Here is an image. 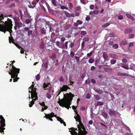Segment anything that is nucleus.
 I'll use <instances>...</instances> for the list:
<instances>
[{
  "mask_svg": "<svg viewBox=\"0 0 135 135\" xmlns=\"http://www.w3.org/2000/svg\"><path fill=\"white\" fill-rule=\"evenodd\" d=\"M4 17L2 14L0 15V31L3 32L5 33L6 31L9 32L11 35V31H12L11 29L12 28L13 24L12 21L11 19H8L7 21H5L4 22L1 20H3Z\"/></svg>",
  "mask_w": 135,
  "mask_h": 135,
  "instance_id": "f257e3e1",
  "label": "nucleus"
},
{
  "mask_svg": "<svg viewBox=\"0 0 135 135\" xmlns=\"http://www.w3.org/2000/svg\"><path fill=\"white\" fill-rule=\"evenodd\" d=\"M67 95L66 97L64 99H61L60 101H58L57 103L61 106L65 107L69 109L74 95L71 92L67 94Z\"/></svg>",
  "mask_w": 135,
  "mask_h": 135,
  "instance_id": "f03ea898",
  "label": "nucleus"
},
{
  "mask_svg": "<svg viewBox=\"0 0 135 135\" xmlns=\"http://www.w3.org/2000/svg\"><path fill=\"white\" fill-rule=\"evenodd\" d=\"M20 69L16 68L13 65L12 66V68L10 70L11 72L9 71L8 73L11 76V78H17L18 75L20 73Z\"/></svg>",
  "mask_w": 135,
  "mask_h": 135,
  "instance_id": "7ed1b4c3",
  "label": "nucleus"
},
{
  "mask_svg": "<svg viewBox=\"0 0 135 135\" xmlns=\"http://www.w3.org/2000/svg\"><path fill=\"white\" fill-rule=\"evenodd\" d=\"M6 125L5 119L3 116L0 115V132H4V130L5 129L4 127Z\"/></svg>",
  "mask_w": 135,
  "mask_h": 135,
  "instance_id": "20e7f679",
  "label": "nucleus"
},
{
  "mask_svg": "<svg viewBox=\"0 0 135 135\" xmlns=\"http://www.w3.org/2000/svg\"><path fill=\"white\" fill-rule=\"evenodd\" d=\"M102 57L103 61L100 60V62L102 64L104 63L105 62V61H107L109 60V57L108 55L105 52H103Z\"/></svg>",
  "mask_w": 135,
  "mask_h": 135,
  "instance_id": "39448f33",
  "label": "nucleus"
},
{
  "mask_svg": "<svg viewBox=\"0 0 135 135\" xmlns=\"http://www.w3.org/2000/svg\"><path fill=\"white\" fill-rule=\"evenodd\" d=\"M45 117L46 119L52 121L53 119L52 118L54 117V113L52 112L50 114H45Z\"/></svg>",
  "mask_w": 135,
  "mask_h": 135,
  "instance_id": "423d86ee",
  "label": "nucleus"
},
{
  "mask_svg": "<svg viewBox=\"0 0 135 135\" xmlns=\"http://www.w3.org/2000/svg\"><path fill=\"white\" fill-rule=\"evenodd\" d=\"M68 89H70V88L68 86L66 85H63L62 87L60 88V90L61 91H66Z\"/></svg>",
  "mask_w": 135,
  "mask_h": 135,
  "instance_id": "0eeeda50",
  "label": "nucleus"
},
{
  "mask_svg": "<svg viewBox=\"0 0 135 135\" xmlns=\"http://www.w3.org/2000/svg\"><path fill=\"white\" fill-rule=\"evenodd\" d=\"M36 4V2L34 1H32L31 3L30 2H29V3L28 4V6L30 8H33L35 7Z\"/></svg>",
  "mask_w": 135,
  "mask_h": 135,
  "instance_id": "6e6552de",
  "label": "nucleus"
},
{
  "mask_svg": "<svg viewBox=\"0 0 135 135\" xmlns=\"http://www.w3.org/2000/svg\"><path fill=\"white\" fill-rule=\"evenodd\" d=\"M32 93L31 94V98L33 99L35 97H36L37 96V93L35 90H32Z\"/></svg>",
  "mask_w": 135,
  "mask_h": 135,
  "instance_id": "1a4fd4ad",
  "label": "nucleus"
},
{
  "mask_svg": "<svg viewBox=\"0 0 135 135\" xmlns=\"http://www.w3.org/2000/svg\"><path fill=\"white\" fill-rule=\"evenodd\" d=\"M108 113L110 116H115L116 115V113L115 111L113 110L110 109Z\"/></svg>",
  "mask_w": 135,
  "mask_h": 135,
  "instance_id": "9d476101",
  "label": "nucleus"
},
{
  "mask_svg": "<svg viewBox=\"0 0 135 135\" xmlns=\"http://www.w3.org/2000/svg\"><path fill=\"white\" fill-rule=\"evenodd\" d=\"M87 133V132L86 131L85 129H84V131L81 129L79 131V134L78 135H86Z\"/></svg>",
  "mask_w": 135,
  "mask_h": 135,
  "instance_id": "9b49d317",
  "label": "nucleus"
},
{
  "mask_svg": "<svg viewBox=\"0 0 135 135\" xmlns=\"http://www.w3.org/2000/svg\"><path fill=\"white\" fill-rule=\"evenodd\" d=\"M83 23V21L80 20H78L76 21V22H75L74 24V25L75 26L77 27L79 25H81Z\"/></svg>",
  "mask_w": 135,
  "mask_h": 135,
  "instance_id": "f8f14e48",
  "label": "nucleus"
},
{
  "mask_svg": "<svg viewBox=\"0 0 135 135\" xmlns=\"http://www.w3.org/2000/svg\"><path fill=\"white\" fill-rule=\"evenodd\" d=\"M78 128V129L80 130L81 129V128H82L83 129V131L84 130V129H85L84 127V126L83 125L82 123L81 122V121L79 122V124H78L77 126Z\"/></svg>",
  "mask_w": 135,
  "mask_h": 135,
  "instance_id": "ddd939ff",
  "label": "nucleus"
},
{
  "mask_svg": "<svg viewBox=\"0 0 135 135\" xmlns=\"http://www.w3.org/2000/svg\"><path fill=\"white\" fill-rule=\"evenodd\" d=\"M120 66L123 67V68L126 70H128L129 69V67L128 65V64H124L123 63H120Z\"/></svg>",
  "mask_w": 135,
  "mask_h": 135,
  "instance_id": "4468645a",
  "label": "nucleus"
},
{
  "mask_svg": "<svg viewBox=\"0 0 135 135\" xmlns=\"http://www.w3.org/2000/svg\"><path fill=\"white\" fill-rule=\"evenodd\" d=\"M132 31V29L131 28H127L124 31L125 34H128L131 33Z\"/></svg>",
  "mask_w": 135,
  "mask_h": 135,
  "instance_id": "2eb2a0df",
  "label": "nucleus"
},
{
  "mask_svg": "<svg viewBox=\"0 0 135 135\" xmlns=\"http://www.w3.org/2000/svg\"><path fill=\"white\" fill-rule=\"evenodd\" d=\"M51 2L53 5L55 7L57 6L59 4L56 0H51Z\"/></svg>",
  "mask_w": 135,
  "mask_h": 135,
  "instance_id": "dca6fc26",
  "label": "nucleus"
},
{
  "mask_svg": "<svg viewBox=\"0 0 135 135\" xmlns=\"http://www.w3.org/2000/svg\"><path fill=\"white\" fill-rule=\"evenodd\" d=\"M128 44V41L126 40H123L121 42L120 45L123 46L126 45Z\"/></svg>",
  "mask_w": 135,
  "mask_h": 135,
  "instance_id": "f3484780",
  "label": "nucleus"
},
{
  "mask_svg": "<svg viewBox=\"0 0 135 135\" xmlns=\"http://www.w3.org/2000/svg\"><path fill=\"white\" fill-rule=\"evenodd\" d=\"M74 118L76 119V121L79 122H80L81 121L80 117L78 114L77 115L76 117H75Z\"/></svg>",
  "mask_w": 135,
  "mask_h": 135,
  "instance_id": "a211bd4d",
  "label": "nucleus"
},
{
  "mask_svg": "<svg viewBox=\"0 0 135 135\" xmlns=\"http://www.w3.org/2000/svg\"><path fill=\"white\" fill-rule=\"evenodd\" d=\"M63 11L65 12L64 14L65 15V16L63 18L64 20H65L66 18L68 17H70V14L66 12V11Z\"/></svg>",
  "mask_w": 135,
  "mask_h": 135,
  "instance_id": "6ab92c4d",
  "label": "nucleus"
},
{
  "mask_svg": "<svg viewBox=\"0 0 135 135\" xmlns=\"http://www.w3.org/2000/svg\"><path fill=\"white\" fill-rule=\"evenodd\" d=\"M126 16H127L128 18L131 20L132 21H134V18L133 17H132L130 14H126Z\"/></svg>",
  "mask_w": 135,
  "mask_h": 135,
  "instance_id": "aec40b11",
  "label": "nucleus"
},
{
  "mask_svg": "<svg viewBox=\"0 0 135 135\" xmlns=\"http://www.w3.org/2000/svg\"><path fill=\"white\" fill-rule=\"evenodd\" d=\"M15 25L17 27H21L23 26V24L21 22H17L15 23Z\"/></svg>",
  "mask_w": 135,
  "mask_h": 135,
  "instance_id": "412c9836",
  "label": "nucleus"
},
{
  "mask_svg": "<svg viewBox=\"0 0 135 135\" xmlns=\"http://www.w3.org/2000/svg\"><path fill=\"white\" fill-rule=\"evenodd\" d=\"M60 42L59 41H57L56 42V45L57 46V47H59L62 48V49H64L65 48V46H62L61 45H60Z\"/></svg>",
  "mask_w": 135,
  "mask_h": 135,
  "instance_id": "4be33fe9",
  "label": "nucleus"
},
{
  "mask_svg": "<svg viewBox=\"0 0 135 135\" xmlns=\"http://www.w3.org/2000/svg\"><path fill=\"white\" fill-rule=\"evenodd\" d=\"M102 115L105 119H107L108 114L105 112H103L102 113Z\"/></svg>",
  "mask_w": 135,
  "mask_h": 135,
  "instance_id": "5701e85b",
  "label": "nucleus"
},
{
  "mask_svg": "<svg viewBox=\"0 0 135 135\" xmlns=\"http://www.w3.org/2000/svg\"><path fill=\"white\" fill-rule=\"evenodd\" d=\"M74 8L75 11H80L81 9V8L80 6H78L76 7H74Z\"/></svg>",
  "mask_w": 135,
  "mask_h": 135,
  "instance_id": "b1692460",
  "label": "nucleus"
},
{
  "mask_svg": "<svg viewBox=\"0 0 135 135\" xmlns=\"http://www.w3.org/2000/svg\"><path fill=\"white\" fill-rule=\"evenodd\" d=\"M9 42L10 43L12 42L13 44H14L15 42H14L12 37H9Z\"/></svg>",
  "mask_w": 135,
  "mask_h": 135,
  "instance_id": "393cba45",
  "label": "nucleus"
},
{
  "mask_svg": "<svg viewBox=\"0 0 135 135\" xmlns=\"http://www.w3.org/2000/svg\"><path fill=\"white\" fill-rule=\"evenodd\" d=\"M69 131L71 132V135H78V134H79V133H78L76 132H75V131H72L69 130ZM78 132L79 133V131Z\"/></svg>",
  "mask_w": 135,
  "mask_h": 135,
  "instance_id": "a878e982",
  "label": "nucleus"
},
{
  "mask_svg": "<svg viewBox=\"0 0 135 135\" xmlns=\"http://www.w3.org/2000/svg\"><path fill=\"white\" fill-rule=\"evenodd\" d=\"M104 71L106 72H109L111 71H112V69L109 68H105Z\"/></svg>",
  "mask_w": 135,
  "mask_h": 135,
  "instance_id": "bb28decb",
  "label": "nucleus"
},
{
  "mask_svg": "<svg viewBox=\"0 0 135 135\" xmlns=\"http://www.w3.org/2000/svg\"><path fill=\"white\" fill-rule=\"evenodd\" d=\"M60 6V8L62 9H68V8L67 7L64 6H62L61 4H59Z\"/></svg>",
  "mask_w": 135,
  "mask_h": 135,
  "instance_id": "cd10ccee",
  "label": "nucleus"
},
{
  "mask_svg": "<svg viewBox=\"0 0 135 135\" xmlns=\"http://www.w3.org/2000/svg\"><path fill=\"white\" fill-rule=\"evenodd\" d=\"M94 61V60L93 58H90L88 60V62L89 63L92 64L93 63Z\"/></svg>",
  "mask_w": 135,
  "mask_h": 135,
  "instance_id": "c85d7f7f",
  "label": "nucleus"
},
{
  "mask_svg": "<svg viewBox=\"0 0 135 135\" xmlns=\"http://www.w3.org/2000/svg\"><path fill=\"white\" fill-rule=\"evenodd\" d=\"M110 25V23H107L103 25L102 26L103 28H105L108 26Z\"/></svg>",
  "mask_w": 135,
  "mask_h": 135,
  "instance_id": "c756f323",
  "label": "nucleus"
},
{
  "mask_svg": "<svg viewBox=\"0 0 135 135\" xmlns=\"http://www.w3.org/2000/svg\"><path fill=\"white\" fill-rule=\"evenodd\" d=\"M40 78V75L39 74H38L35 76V79L37 81L39 80Z\"/></svg>",
  "mask_w": 135,
  "mask_h": 135,
  "instance_id": "7c9ffc66",
  "label": "nucleus"
},
{
  "mask_svg": "<svg viewBox=\"0 0 135 135\" xmlns=\"http://www.w3.org/2000/svg\"><path fill=\"white\" fill-rule=\"evenodd\" d=\"M32 19L31 18L30 20L29 19H27L25 21V22L27 24H28L30 23L32 21Z\"/></svg>",
  "mask_w": 135,
  "mask_h": 135,
  "instance_id": "2f4dec72",
  "label": "nucleus"
},
{
  "mask_svg": "<svg viewBox=\"0 0 135 135\" xmlns=\"http://www.w3.org/2000/svg\"><path fill=\"white\" fill-rule=\"evenodd\" d=\"M68 5L69 7V8L71 9L73 7V4L71 2H69L68 3Z\"/></svg>",
  "mask_w": 135,
  "mask_h": 135,
  "instance_id": "473e14b6",
  "label": "nucleus"
},
{
  "mask_svg": "<svg viewBox=\"0 0 135 135\" xmlns=\"http://www.w3.org/2000/svg\"><path fill=\"white\" fill-rule=\"evenodd\" d=\"M134 37V35L133 34H129L128 35V38L130 39V38H132Z\"/></svg>",
  "mask_w": 135,
  "mask_h": 135,
  "instance_id": "72a5a7b5",
  "label": "nucleus"
},
{
  "mask_svg": "<svg viewBox=\"0 0 135 135\" xmlns=\"http://www.w3.org/2000/svg\"><path fill=\"white\" fill-rule=\"evenodd\" d=\"M104 104L103 102H98L97 104V105L98 106L99 105H103Z\"/></svg>",
  "mask_w": 135,
  "mask_h": 135,
  "instance_id": "f704fd0d",
  "label": "nucleus"
},
{
  "mask_svg": "<svg viewBox=\"0 0 135 135\" xmlns=\"http://www.w3.org/2000/svg\"><path fill=\"white\" fill-rule=\"evenodd\" d=\"M19 49H23V48H22L17 43H15L14 44Z\"/></svg>",
  "mask_w": 135,
  "mask_h": 135,
  "instance_id": "c9c22d12",
  "label": "nucleus"
},
{
  "mask_svg": "<svg viewBox=\"0 0 135 135\" xmlns=\"http://www.w3.org/2000/svg\"><path fill=\"white\" fill-rule=\"evenodd\" d=\"M45 0H40V2L39 3V4L40 6H41V5H42V4H41V3H45Z\"/></svg>",
  "mask_w": 135,
  "mask_h": 135,
  "instance_id": "e433bc0d",
  "label": "nucleus"
},
{
  "mask_svg": "<svg viewBox=\"0 0 135 135\" xmlns=\"http://www.w3.org/2000/svg\"><path fill=\"white\" fill-rule=\"evenodd\" d=\"M116 62V60H115L112 59L110 61V63L112 64H115Z\"/></svg>",
  "mask_w": 135,
  "mask_h": 135,
  "instance_id": "4c0bfd02",
  "label": "nucleus"
},
{
  "mask_svg": "<svg viewBox=\"0 0 135 135\" xmlns=\"http://www.w3.org/2000/svg\"><path fill=\"white\" fill-rule=\"evenodd\" d=\"M56 55L55 53H52V58L55 59L56 58Z\"/></svg>",
  "mask_w": 135,
  "mask_h": 135,
  "instance_id": "58836bf2",
  "label": "nucleus"
},
{
  "mask_svg": "<svg viewBox=\"0 0 135 135\" xmlns=\"http://www.w3.org/2000/svg\"><path fill=\"white\" fill-rule=\"evenodd\" d=\"M118 45L117 44H114L113 46V47L114 49H117L118 48Z\"/></svg>",
  "mask_w": 135,
  "mask_h": 135,
  "instance_id": "ea45409f",
  "label": "nucleus"
},
{
  "mask_svg": "<svg viewBox=\"0 0 135 135\" xmlns=\"http://www.w3.org/2000/svg\"><path fill=\"white\" fill-rule=\"evenodd\" d=\"M80 57L79 56H76L75 57V59L76 60V61L77 63L79 62L80 60L79 58Z\"/></svg>",
  "mask_w": 135,
  "mask_h": 135,
  "instance_id": "a19ab883",
  "label": "nucleus"
},
{
  "mask_svg": "<svg viewBox=\"0 0 135 135\" xmlns=\"http://www.w3.org/2000/svg\"><path fill=\"white\" fill-rule=\"evenodd\" d=\"M115 55L114 54H109V57L110 58H115Z\"/></svg>",
  "mask_w": 135,
  "mask_h": 135,
  "instance_id": "79ce46f5",
  "label": "nucleus"
},
{
  "mask_svg": "<svg viewBox=\"0 0 135 135\" xmlns=\"http://www.w3.org/2000/svg\"><path fill=\"white\" fill-rule=\"evenodd\" d=\"M68 41H66L65 42V44H64V46H65V47L66 49H67L68 48Z\"/></svg>",
  "mask_w": 135,
  "mask_h": 135,
  "instance_id": "37998d69",
  "label": "nucleus"
},
{
  "mask_svg": "<svg viewBox=\"0 0 135 135\" xmlns=\"http://www.w3.org/2000/svg\"><path fill=\"white\" fill-rule=\"evenodd\" d=\"M41 33L43 34H45L46 33V31L44 28L41 29Z\"/></svg>",
  "mask_w": 135,
  "mask_h": 135,
  "instance_id": "c03bdc74",
  "label": "nucleus"
},
{
  "mask_svg": "<svg viewBox=\"0 0 135 135\" xmlns=\"http://www.w3.org/2000/svg\"><path fill=\"white\" fill-rule=\"evenodd\" d=\"M80 34L83 35H85L86 34V32L85 31H81V32Z\"/></svg>",
  "mask_w": 135,
  "mask_h": 135,
  "instance_id": "a18cd8bd",
  "label": "nucleus"
},
{
  "mask_svg": "<svg viewBox=\"0 0 135 135\" xmlns=\"http://www.w3.org/2000/svg\"><path fill=\"white\" fill-rule=\"evenodd\" d=\"M74 42H71L70 44L69 45L70 47L72 48L74 46Z\"/></svg>",
  "mask_w": 135,
  "mask_h": 135,
  "instance_id": "49530a36",
  "label": "nucleus"
},
{
  "mask_svg": "<svg viewBox=\"0 0 135 135\" xmlns=\"http://www.w3.org/2000/svg\"><path fill=\"white\" fill-rule=\"evenodd\" d=\"M75 54L73 52L71 51L70 52V56L72 58H73Z\"/></svg>",
  "mask_w": 135,
  "mask_h": 135,
  "instance_id": "de8ad7c7",
  "label": "nucleus"
},
{
  "mask_svg": "<svg viewBox=\"0 0 135 135\" xmlns=\"http://www.w3.org/2000/svg\"><path fill=\"white\" fill-rule=\"evenodd\" d=\"M46 97L48 99H50L51 96V95L49 93H47L46 94Z\"/></svg>",
  "mask_w": 135,
  "mask_h": 135,
  "instance_id": "09e8293b",
  "label": "nucleus"
},
{
  "mask_svg": "<svg viewBox=\"0 0 135 135\" xmlns=\"http://www.w3.org/2000/svg\"><path fill=\"white\" fill-rule=\"evenodd\" d=\"M47 26H48V28H49V31L52 32L53 31V29L51 27V26L49 25H47Z\"/></svg>",
  "mask_w": 135,
  "mask_h": 135,
  "instance_id": "8fccbe9b",
  "label": "nucleus"
},
{
  "mask_svg": "<svg viewBox=\"0 0 135 135\" xmlns=\"http://www.w3.org/2000/svg\"><path fill=\"white\" fill-rule=\"evenodd\" d=\"M49 83L46 84V83H44V84L43 87L44 88H46L48 86Z\"/></svg>",
  "mask_w": 135,
  "mask_h": 135,
  "instance_id": "3c124183",
  "label": "nucleus"
},
{
  "mask_svg": "<svg viewBox=\"0 0 135 135\" xmlns=\"http://www.w3.org/2000/svg\"><path fill=\"white\" fill-rule=\"evenodd\" d=\"M99 12V11L98 10H94L93 11V14H95L96 15L98 14Z\"/></svg>",
  "mask_w": 135,
  "mask_h": 135,
  "instance_id": "603ef678",
  "label": "nucleus"
},
{
  "mask_svg": "<svg viewBox=\"0 0 135 135\" xmlns=\"http://www.w3.org/2000/svg\"><path fill=\"white\" fill-rule=\"evenodd\" d=\"M40 47L42 49H43L44 47V44L43 43L41 42L40 44Z\"/></svg>",
  "mask_w": 135,
  "mask_h": 135,
  "instance_id": "864d4df0",
  "label": "nucleus"
},
{
  "mask_svg": "<svg viewBox=\"0 0 135 135\" xmlns=\"http://www.w3.org/2000/svg\"><path fill=\"white\" fill-rule=\"evenodd\" d=\"M28 36H30L32 34V31L30 30L28 32Z\"/></svg>",
  "mask_w": 135,
  "mask_h": 135,
  "instance_id": "5fc2aeb1",
  "label": "nucleus"
},
{
  "mask_svg": "<svg viewBox=\"0 0 135 135\" xmlns=\"http://www.w3.org/2000/svg\"><path fill=\"white\" fill-rule=\"evenodd\" d=\"M94 5L93 4H91L89 6V8L90 9L93 10L94 9Z\"/></svg>",
  "mask_w": 135,
  "mask_h": 135,
  "instance_id": "6e6d98bb",
  "label": "nucleus"
},
{
  "mask_svg": "<svg viewBox=\"0 0 135 135\" xmlns=\"http://www.w3.org/2000/svg\"><path fill=\"white\" fill-rule=\"evenodd\" d=\"M30 104H29V106L30 107H31L32 105L34 104V102H32L31 101L29 102Z\"/></svg>",
  "mask_w": 135,
  "mask_h": 135,
  "instance_id": "4d7b16f0",
  "label": "nucleus"
},
{
  "mask_svg": "<svg viewBox=\"0 0 135 135\" xmlns=\"http://www.w3.org/2000/svg\"><path fill=\"white\" fill-rule=\"evenodd\" d=\"M118 18L119 20H121L123 19V16L122 15H120L118 16Z\"/></svg>",
  "mask_w": 135,
  "mask_h": 135,
  "instance_id": "13d9d810",
  "label": "nucleus"
},
{
  "mask_svg": "<svg viewBox=\"0 0 135 135\" xmlns=\"http://www.w3.org/2000/svg\"><path fill=\"white\" fill-rule=\"evenodd\" d=\"M59 80L60 81L62 82H63L64 81V79L62 76H60Z\"/></svg>",
  "mask_w": 135,
  "mask_h": 135,
  "instance_id": "bf43d9fd",
  "label": "nucleus"
},
{
  "mask_svg": "<svg viewBox=\"0 0 135 135\" xmlns=\"http://www.w3.org/2000/svg\"><path fill=\"white\" fill-rule=\"evenodd\" d=\"M93 53V52L92 51H91L90 53H88L87 54V56H88L89 57H90L92 54Z\"/></svg>",
  "mask_w": 135,
  "mask_h": 135,
  "instance_id": "052dcab7",
  "label": "nucleus"
},
{
  "mask_svg": "<svg viewBox=\"0 0 135 135\" xmlns=\"http://www.w3.org/2000/svg\"><path fill=\"white\" fill-rule=\"evenodd\" d=\"M90 97V94L88 93L87 94L86 98L87 99H89Z\"/></svg>",
  "mask_w": 135,
  "mask_h": 135,
  "instance_id": "680f3d73",
  "label": "nucleus"
},
{
  "mask_svg": "<svg viewBox=\"0 0 135 135\" xmlns=\"http://www.w3.org/2000/svg\"><path fill=\"white\" fill-rule=\"evenodd\" d=\"M80 13H81L80 12H76L75 13V16H79L80 15Z\"/></svg>",
  "mask_w": 135,
  "mask_h": 135,
  "instance_id": "e2e57ef3",
  "label": "nucleus"
},
{
  "mask_svg": "<svg viewBox=\"0 0 135 135\" xmlns=\"http://www.w3.org/2000/svg\"><path fill=\"white\" fill-rule=\"evenodd\" d=\"M91 19V18L88 16H87L85 18V20L87 21H90Z\"/></svg>",
  "mask_w": 135,
  "mask_h": 135,
  "instance_id": "0e129e2a",
  "label": "nucleus"
},
{
  "mask_svg": "<svg viewBox=\"0 0 135 135\" xmlns=\"http://www.w3.org/2000/svg\"><path fill=\"white\" fill-rule=\"evenodd\" d=\"M122 62L125 63H126L127 62V60L125 58H123L122 59Z\"/></svg>",
  "mask_w": 135,
  "mask_h": 135,
  "instance_id": "69168bd1",
  "label": "nucleus"
},
{
  "mask_svg": "<svg viewBox=\"0 0 135 135\" xmlns=\"http://www.w3.org/2000/svg\"><path fill=\"white\" fill-rule=\"evenodd\" d=\"M24 30L25 31L28 32L29 31L30 29L28 27H25L24 28Z\"/></svg>",
  "mask_w": 135,
  "mask_h": 135,
  "instance_id": "338daca9",
  "label": "nucleus"
},
{
  "mask_svg": "<svg viewBox=\"0 0 135 135\" xmlns=\"http://www.w3.org/2000/svg\"><path fill=\"white\" fill-rule=\"evenodd\" d=\"M95 98L96 100H99L100 99V97H99L98 95H97L95 96Z\"/></svg>",
  "mask_w": 135,
  "mask_h": 135,
  "instance_id": "774afa93",
  "label": "nucleus"
}]
</instances>
